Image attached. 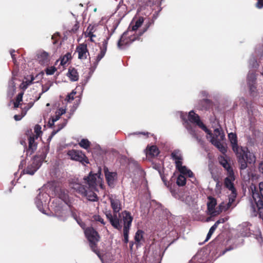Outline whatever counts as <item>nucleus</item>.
Listing matches in <instances>:
<instances>
[{
    "label": "nucleus",
    "instance_id": "nucleus-1",
    "mask_svg": "<svg viewBox=\"0 0 263 263\" xmlns=\"http://www.w3.org/2000/svg\"><path fill=\"white\" fill-rule=\"evenodd\" d=\"M101 171L98 173L93 174L90 172L88 176L83 178L84 183L83 184L77 182H72L70 183V187L73 189L77 193L83 197H87V199L91 201L98 200V196L94 192L97 191V178H99Z\"/></svg>",
    "mask_w": 263,
    "mask_h": 263
},
{
    "label": "nucleus",
    "instance_id": "nucleus-2",
    "mask_svg": "<svg viewBox=\"0 0 263 263\" xmlns=\"http://www.w3.org/2000/svg\"><path fill=\"white\" fill-rule=\"evenodd\" d=\"M252 198L254 204L252 202L251 210L252 215H258L263 220V182L259 183V190H252Z\"/></svg>",
    "mask_w": 263,
    "mask_h": 263
},
{
    "label": "nucleus",
    "instance_id": "nucleus-3",
    "mask_svg": "<svg viewBox=\"0 0 263 263\" xmlns=\"http://www.w3.org/2000/svg\"><path fill=\"white\" fill-rule=\"evenodd\" d=\"M234 153L241 170L246 169L249 164H254L256 161L255 156L247 147L240 146Z\"/></svg>",
    "mask_w": 263,
    "mask_h": 263
},
{
    "label": "nucleus",
    "instance_id": "nucleus-4",
    "mask_svg": "<svg viewBox=\"0 0 263 263\" xmlns=\"http://www.w3.org/2000/svg\"><path fill=\"white\" fill-rule=\"evenodd\" d=\"M110 201L114 214L112 215L109 212L106 214V217L115 229L120 231L122 228L120 224L121 220L120 219V213H118L121 209L120 201L116 198H110Z\"/></svg>",
    "mask_w": 263,
    "mask_h": 263
},
{
    "label": "nucleus",
    "instance_id": "nucleus-5",
    "mask_svg": "<svg viewBox=\"0 0 263 263\" xmlns=\"http://www.w3.org/2000/svg\"><path fill=\"white\" fill-rule=\"evenodd\" d=\"M211 138V143L216 147L219 151L223 154H225L227 152V147L222 141L225 139L224 133L219 129L216 128L214 130L213 134L211 131V133L208 134Z\"/></svg>",
    "mask_w": 263,
    "mask_h": 263
},
{
    "label": "nucleus",
    "instance_id": "nucleus-6",
    "mask_svg": "<svg viewBox=\"0 0 263 263\" xmlns=\"http://www.w3.org/2000/svg\"><path fill=\"white\" fill-rule=\"evenodd\" d=\"M85 234L92 251L99 256V251L97 248V243L99 241L100 236L98 232L93 228L88 227L85 230Z\"/></svg>",
    "mask_w": 263,
    "mask_h": 263
},
{
    "label": "nucleus",
    "instance_id": "nucleus-7",
    "mask_svg": "<svg viewBox=\"0 0 263 263\" xmlns=\"http://www.w3.org/2000/svg\"><path fill=\"white\" fill-rule=\"evenodd\" d=\"M130 31H128L127 29V30L122 34L117 43L118 48H121L123 45H129L135 41L140 39L141 35H139V33L138 34H134L129 35V32Z\"/></svg>",
    "mask_w": 263,
    "mask_h": 263
},
{
    "label": "nucleus",
    "instance_id": "nucleus-8",
    "mask_svg": "<svg viewBox=\"0 0 263 263\" xmlns=\"http://www.w3.org/2000/svg\"><path fill=\"white\" fill-rule=\"evenodd\" d=\"M67 155L71 160L79 161L82 164L85 165V164L89 163L88 158L81 151L76 149L69 150L67 153Z\"/></svg>",
    "mask_w": 263,
    "mask_h": 263
},
{
    "label": "nucleus",
    "instance_id": "nucleus-9",
    "mask_svg": "<svg viewBox=\"0 0 263 263\" xmlns=\"http://www.w3.org/2000/svg\"><path fill=\"white\" fill-rule=\"evenodd\" d=\"M209 202L207 203L208 210L211 215L216 216L221 213L223 209V202L220 203L218 207L215 209L217 204L216 199L212 196L208 197Z\"/></svg>",
    "mask_w": 263,
    "mask_h": 263
},
{
    "label": "nucleus",
    "instance_id": "nucleus-10",
    "mask_svg": "<svg viewBox=\"0 0 263 263\" xmlns=\"http://www.w3.org/2000/svg\"><path fill=\"white\" fill-rule=\"evenodd\" d=\"M188 119L189 121L192 123H195L202 130H203L207 134L211 133V130L209 129L201 121L198 115L196 114L194 110L189 112L188 115Z\"/></svg>",
    "mask_w": 263,
    "mask_h": 263
},
{
    "label": "nucleus",
    "instance_id": "nucleus-11",
    "mask_svg": "<svg viewBox=\"0 0 263 263\" xmlns=\"http://www.w3.org/2000/svg\"><path fill=\"white\" fill-rule=\"evenodd\" d=\"M172 158L175 160L176 167L181 174L184 175L188 170L185 166H182L181 161L182 158L179 152L174 151L171 154Z\"/></svg>",
    "mask_w": 263,
    "mask_h": 263
},
{
    "label": "nucleus",
    "instance_id": "nucleus-12",
    "mask_svg": "<svg viewBox=\"0 0 263 263\" xmlns=\"http://www.w3.org/2000/svg\"><path fill=\"white\" fill-rule=\"evenodd\" d=\"M120 219L121 220L120 224L122 226L121 223H123V229L126 228L127 230H130L133 220L131 213L129 211H124L120 214Z\"/></svg>",
    "mask_w": 263,
    "mask_h": 263
},
{
    "label": "nucleus",
    "instance_id": "nucleus-13",
    "mask_svg": "<svg viewBox=\"0 0 263 263\" xmlns=\"http://www.w3.org/2000/svg\"><path fill=\"white\" fill-rule=\"evenodd\" d=\"M228 177L224 179V184L226 188L232 192L233 194L236 195V190L234 187L233 181L235 180L234 173L231 171V173H227Z\"/></svg>",
    "mask_w": 263,
    "mask_h": 263
},
{
    "label": "nucleus",
    "instance_id": "nucleus-14",
    "mask_svg": "<svg viewBox=\"0 0 263 263\" xmlns=\"http://www.w3.org/2000/svg\"><path fill=\"white\" fill-rule=\"evenodd\" d=\"M34 135L30 136L28 138V147H27L25 141L21 142V144H25V149H26V155L31 156L37 149V144L35 142Z\"/></svg>",
    "mask_w": 263,
    "mask_h": 263
},
{
    "label": "nucleus",
    "instance_id": "nucleus-15",
    "mask_svg": "<svg viewBox=\"0 0 263 263\" xmlns=\"http://www.w3.org/2000/svg\"><path fill=\"white\" fill-rule=\"evenodd\" d=\"M104 172L108 185L110 187H114L115 181L117 178V173L116 172H109L108 168L106 166L104 167Z\"/></svg>",
    "mask_w": 263,
    "mask_h": 263
},
{
    "label": "nucleus",
    "instance_id": "nucleus-16",
    "mask_svg": "<svg viewBox=\"0 0 263 263\" xmlns=\"http://www.w3.org/2000/svg\"><path fill=\"white\" fill-rule=\"evenodd\" d=\"M76 52L78 53V58L80 60H85L89 53L86 44H80L76 48Z\"/></svg>",
    "mask_w": 263,
    "mask_h": 263
},
{
    "label": "nucleus",
    "instance_id": "nucleus-17",
    "mask_svg": "<svg viewBox=\"0 0 263 263\" xmlns=\"http://www.w3.org/2000/svg\"><path fill=\"white\" fill-rule=\"evenodd\" d=\"M109 40V37H107L106 39H104L102 42V45L100 47V51L97 56L95 62V64L96 66L106 54Z\"/></svg>",
    "mask_w": 263,
    "mask_h": 263
},
{
    "label": "nucleus",
    "instance_id": "nucleus-18",
    "mask_svg": "<svg viewBox=\"0 0 263 263\" xmlns=\"http://www.w3.org/2000/svg\"><path fill=\"white\" fill-rule=\"evenodd\" d=\"M36 160L33 159L32 163L28 164L27 167L24 170V173L30 175H33L35 173L41 166V162H37Z\"/></svg>",
    "mask_w": 263,
    "mask_h": 263
},
{
    "label": "nucleus",
    "instance_id": "nucleus-19",
    "mask_svg": "<svg viewBox=\"0 0 263 263\" xmlns=\"http://www.w3.org/2000/svg\"><path fill=\"white\" fill-rule=\"evenodd\" d=\"M37 60L39 63L42 65H47L50 62L49 53L45 51H42L37 54Z\"/></svg>",
    "mask_w": 263,
    "mask_h": 263
},
{
    "label": "nucleus",
    "instance_id": "nucleus-20",
    "mask_svg": "<svg viewBox=\"0 0 263 263\" xmlns=\"http://www.w3.org/2000/svg\"><path fill=\"white\" fill-rule=\"evenodd\" d=\"M213 107V102L209 99H202L199 101L197 106V109L201 110H208Z\"/></svg>",
    "mask_w": 263,
    "mask_h": 263
},
{
    "label": "nucleus",
    "instance_id": "nucleus-21",
    "mask_svg": "<svg viewBox=\"0 0 263 263\" xmlns=\"http://www.w3.org/2000/svg\"><path fill=\"white\" fill-rule=\"evenodd\" d=\"M256 74L254 72H249L247 77V83L251 91H254L256 89Z\"/></svg>",
    "mask_w": 263,
    "mask_h": 263
},
{
    "label": "nucleus",
    "instance_id": "nucleus-22",
    "mask_svg": "<svg viewBox=\"0 0 263 263\" xmlns=\"http://www.w3.org/2000/svg\"><path fill=\"white\" fill-rule=\"evenodd\" d=\"M144 21V17L140 16L135 22L132 21L128 27V31L137 30L143 23Z\"/></svg>",
    "mask_w": 263,
    "mask_h": 263
},
{
    "label": "nucleus",
    "instance_id": "nucleus-23",
    "mask_svg": "<svg viewBox=\"0 0 263 263\" xmlns=\"http://www.w3.org/2000/svg\"><path fill=\"white\" fill-rule=\"evenodd\" d=\"M137 4L139 6V11L142 10V8L146 7H152L156 5L158 0H137Z\"/></svg>",
    "mask_w": 263,
    "mask_h": 263
},
{
    "label": "nucleus",
    "instance_id": "nucleus-24",
    "mask_svg": "<svg viewBox=\"0 0 263 263\" xmlns=\"http://www.w3.org/2000/svg\"><path fill=\"white\" fill-rule=\"evenodd\" d=\"M228 137L231 142L232 149L234 152H235L240 147V146L238 145L237 135L235 133H231L229 134Z\"/></svg>",
    "mask_w": 263,
    "mask_h": 263
},
{
    "label": "nucleus",
    "instance_id": "nucleus-25",
    "mask_svg": "<svg viewBox=\"0 0 263 263\" xmlns=\"http://www.w3.org/2000/svg\"><path fill=\"white\" fill-rule=\"evenodd\" d=\"M97 26L96 25H92L90 24L85 32V35L86 37H89L90 41L91 42H93L92 38L93 37H96V35H95L93 33L96 32L97 30Z\"/></svg>",
    "mask_w": 263,
    "mask_h": 263
},
{
    "label": "nucleus",
    "instance_id": "nucleus-26",
    "mask_svg": "<svg viewBox=\"0 0 263 263\" xmlns=\"http://www.w3.org/2000/svg\"><path fill=\"white\" fill-rule=\"evenodd\" d=\"M160 152L158 148L156 145H152L147 147L146 148V155L149 157H155L157 156Z\"/></svg>",
    "mask_w": 263,
    "mask_h": 263
},
{
    "label": "nucleus",
    "instance_id": "nucleus-27",
    "mask_svg": "<svg viewBox=\"0 0 263 263\" xmlns=\"http://www.w3.org/2000/svg\"><path fill=\"white\" fill-rule=\"evenodd\" d=\"M65 112V109L63 108H60L56 111L55 115L52 117L51 122L49 121L48 123L49 127H52L54 125V123L57 121L60 118L61 116L64 114Z\"/></svg>",
    "mask_w": 263,
    "mask_h": 263
},
{
    "label": "nucleus",
    "instance_id": "nucleus-28",
    "mask_svg": "<svg viewBox=\"0 0 263 263\" xmlns=\"http://www.w3.org/2000/svg\"><path fill=\"white\" fill-rule=\"evenodd\" d=\"M67 75L71 81H77L79 80L78 72L74 68L70 67Z\"/></svg>",
    "mask_w": 263,
    "mask_h": 263
},
{
    "label": "nucleus",
    "instance_id": "nucleus-29",
    "mask_svg": "<svg viewBox=\"0 0 263 263\" xmlns=\"http://www.w3.org/2000/svg\"><path fill=\"white\" fill-rule=\"evenodd\" d=\"M220 163L227 171V173H230L231 171H233L232 167L224 157L222 158L220 161Z\"/></svg>",
    "mask_w": 263,
    "mask_h": 263
},
{
    "label": "nucleus",
    "instance_id": "nucleus-30",
    "mask_svg": "<svg viewBox=\"0 0 263 263\" xmlns=\"http://www.w3.org/2000/svg\"><path fill=\"white\" fill-rule=\"evenodd\" d=\"M44 194H39L35 199V203L37 208L40 211L42 212L43 213H44L43 211V204L42 201H41V196H43Z\"/></svg>",
    "mask_w": 263,
    "mask_h": 263
},
{
    "label": "nucleus",
    "instance_id": "nucleus-31",
    "mask_svg": "<svg viewBox=\"0 0 263 263\" xmlns=\"http://www.w3.org/2000/svg\"><path fill=\"white\" fill-rule=\"evenodd\" d=\"M144 232L141 230H138L135 235V240L137 245H139L140 241L143 240Z\"/></svg>",
    "mask_w": 263,
    "mask_h": 263
},
{
    "label": "nucleus",
    "instance_id": "nucleus-32",
    "mask_svg": "<svg viewBox=\"0 0 263 263\" xmlns=\"http://www.w3.org/2000/svg\"><path fill=\"white\" fill-rule=\"evenodd\" d=\"M47 152L46 151L43 152L40 155H36L33 157V159H36L37 162H41V165L43 162L45 161L46 157Z\"/></svg>",
    "mask_w": 263,
    "mask_h": 263
},
{
    "label": "nucleus",
    "instance_id": "nucleus-33",
    "mask_svg": "<svg viewBox=\"0 0 263 263\" xmlns=\"http://www.w3.org/2000/svg\"><path fill=\"white\" fill-rule=\"evenodd\" d=\"M186 181V180L184 176L180 174L177 178L176 183L179 186H183L185 185Z\"/></svg>",
    "mask_w": 263,
    "mask_h": 263
},
{
    "label": "nucleus",
    "instance_id": "nucleus-34",
    "mask_svg": "<svg viewBox=\"0 0 263 263\" xmlns=\"http://www.w3.org/2000/svg\"><path fill=\"white\" fill-rule=\"evenodd\" d=\"M153 23V21L152 20L148 19V21L145 22L144 27L139 32V35L141 36L145 32H146L147 31V30L148 29V28L150 27V26H151Z\"/></svg>",
    "mask_w": 263,
    "mask_h": 263
},
{
    "label": "nucleus",
    "instance_id": "nucleus-35",
    "mask_svg": "<svg viewBox=\"0 0 263 263\" xmlns=\"http://www.w3.org/2000/svg\"><path fill=\"white\" fill-rule=\"evenodd\" d=\"M71 59V53L70 52H67L65 55H64L63 58L61 60V65H65L68 61Z\"/></svg>",
    "mask_w": 263,
    "mask_h": 263
},
{
    "label": "nucleus",
    "instance_id": "nucleus-36",
    "mask_svg": "<svg viewBox=\"0 0 263 263\" xmlns=\"http://www.w3.org/2000/svg\"><path fill=\"white\" fill-rule=\"evenodd\" d=\"M90 142L87 139H82L79 142V145L85 149H87L89 147Z\"/></svg>",
    "mask_w": 263,
    "mask_h": 263
},
{
    "label": "nucleus",
    "instance_id": "nucleus-37",
    "mask_svg": "<svg viewBox=\"0 0 263 263\" xmlns=\"http://www.w3.org/2000/svg\"><path fill=\"white\" fill-rule=\"evenodd\" d=\"M91 220L93 221L100 222L102 224H105L104 219L99 215H95L91 218Z\"/></svg>",
    "mask_w": 263,
    "mask_h": 263
},
{
    "label": "nucleus",
    "instance_id": "nucleus-38",
    "mask_svg": "<svg viewBox=\"0 0 263 263\" xmlns=\"http://www.w3.org/2000/svg\"><path fill=\"white\" fill-rule=\"evenodd\" d=\"M216 229L217 228L216 227V225H213V226H212V227L210 229V230L206 235L205 241H208L211 237V236L212 235V234H213V233L214 232Z\"/></svg>",
    "mask_w": 263,
    "mask_h": 263
},
{
    "label": "nucleus",
    "instance_id": "nucleus-39",
    "mask_svg": "<svg viewBox=\"0 0 263 263\" xmlns=\"http://www.w3.org/2000/svg\"><path fill=\"white\" fill-rule=\"evenodd\" d=\"M55 71H57V68L54 66L47 67L45 69L46 73L47 75H52L55 72Z\"/></svg>",
    "mask_w": 263,
    "mask_h": 263
},
{
    "label": "nucleus",
    "instance_id": "nucleus-40",
    "mask_svg": "<svg viewBox=\"0 0 263 263\" xmlns=\"http://www.w3.org/2000/svg\"><path fill=\"white\" fill-rule=\"evenodd\" d=\"M123 241L125 243H127L128 242V234L129 230H127L126 228L123 229Z\"/></svg>",
    "mask_w": 263,
    "mask_h": 263
},
{
    "label": "nucleus",
    "instance_id": "nucleus-41",
    "mask_svg": "<svg viewBox=\"0 0 263 263\" xmlns=\"http://www.w3.org/2000/svg\"><path fill=\"white\" fill-rule=\"evenodd\" d=\"M34 130V132L36 134V135L34 136L35 138L36 139H37V138L39 136L40 134L42 133L41 127L40 126V125L37 124V125H36L35 126Z\"/></svg>",
    "mask_w": 263,
    "mask_h": 263
},
{
    "label": "nucleus",
    "instance_id": "nucleus-42",
    "mask_svg": "<svg viewBox=\"0 0 263 263\" xmlns=\"http://www.w3.org/2000/svg\"><path fill=\"white\" fill-rule=\"evenodd\" d=\"M79 23L78 21L75 22V24L70 30V32L75 33L77 32L79 28Z\"/></svg>",
    "mask_w": 263,
    "mask_h": 263
},
{
    "label": "nucleus",
    "instance_id": "nucleus-43",
    "mask_svg": "<svg viewBox=\"0 0 263 263\" xmlns=\"http://www.w3.org/2000/svg\"><path fill=\"white\" fill-rule=\"evenodd\" d=\"M234 201V199H232L231 200V199H229V201L228 203L225 204L223 203V211H227L231 206L232 202Z\"/></svg>",
    "mask_w": 263,
    "mask_h": 263
},
{
    "label": "nucleus",
    "instance_id": "nucleus-44",
    "mask_svg": "<svg viewBox=\"0 0 263 263\" xmlns=\"http://www.w3.org/2000/svg\"><path fill=\"white\" fill-rule=\"evenodd\" d=\"M66 122L63 123H62L61 124H59L58 125V128L56 130H54L52 132V135H54L56 133H57L59 131H60L61 129H62L66 125Z\"/></svg>",
    "mask_w": 263,
    "mask_h": 263
},
{
    "label": "nucleus",
    "instance_id": "nucleus-45",
    "mask_svg": "<svg viewBox=\"0 0 263 263\" xmlns=\"http://www.w3.org/2000/svg\"><path fill=\"white\" fill-rule=\"evenodd\" d=\"M33 80L34 78L32 77L30 81H26L25 82H23V84H24V86H23V88L24 89H26L28 86L30 85Z\"/></svg>",
    "mask_w": 263,
    "mask_h": 263
},
{
    "label": "nucleus",
    "instance_id": "nucleus-46",
    "mask_svg": "<svg viewBox=\"0 0 263 263\" xmlns=\"http://www.w3.org/2000/svg\"><path fill=\"white\" fill-rule=\"evenodd\" d=\"M76 92L74 91H72L70 94H68L67 96L66 99L69 101L74 100V96L76 95Z\"/></svg>",
    "mask_w": 263,
    "mask_h": 263
},
{
    "label": "nucleus",
    "instance_id": "nucleus-47",
    "mask_svg": "<svg viewBox=\"0 0 263 263\" xmlns=\"http://www.w3.org/2000/svg\"><path fill=\"white\" fill-rule=\"evenodd\" d=\"M23 92L19 93L16 96L15 101H17V102L21 103V102H22L23 100Z\"/></svg>",
    "mask_w": 263,
    "mask_h": 263
},
{
    "label": "nucleus",
    "instance_id": "nucleus-48",
    "mask_svg": "<svg viewBox=\"0 0 263 263\" xmlns=\"http://www.w3.org/2000/svg\"><path fill=\"white\" fill-rule=\"evenodd\" d=\"M226 220L227 219H225L224 218H220L217 221H216L214 225H216V227L217 228L219 224L224 223Z\"/></svg>",
    "mask_w": 263,
    "mask_h": 263
},
{
    "label": "nucleus",
    "instance_id": "nucleus-49",
    "mask_svg": "<svg viewBox=\"0 0 263 263\" xmlns=\"http://www.w3.org/2000/svg\"><path fill=\"white\" fill-rule=\"evenodd\" d=\"M77 221L78 224L83 229H85L86 224L83 221H82V220H81L80 219H77Z\"/></svg>",
    "mask_w": 263,
    "mask_h": 263
},
{
    "label": "nucleus",
    "instance_id": "nucleus-50",
    "mask_svg": "<svg viewBox=\"0 0 263 263\" xmlns=\"http://www.w3.org/2000/svg\"><path fill=\"white\" fill-rule=\"evenodd\" d=\"M49 89V87H45L44 86H42V92L40 94L39 97L36 99V101L39 100L41 96L44 92H46Z\"/></svg>",
    "mask_w": 263,
    "mask_h": 263
},
{
    "label": "nucleus",
    "instance_id": "nucleus-51",
    "mask_svg": "<svg viewBox=\"0 0 263 263\" xmlns=\"http://www.w3.org/2000/svg\"><path fill=\"white\" fill-rule=\"evenodd\" d=\"M256 6L259 9L262 8L263 7V0H258Z\"/></svg>",
    "mask_w": 263,
    "mask_h": 263
},
{
    "label": "nucleus",
    "instance_id": "nucleus-52",
    "mask_svg": "<svg viewBox=\"0 0 263 263\" xmlns=\"http://www.w3.org/2000/svg\"><path fill=\"white\" fill-rule=\"evenodd\" d=\"M185 175L187 176L190 178L194 177V175L193 173L190 170H189L188 171H187V172L185 174Z\"/></svg>",
    "mask_w": 263,
    "mask_h": 263
},
{
    "label": "nucleus",
    "instance_id": "nucleus-53",
    "mask_svg": "<svg viewBox=\"0 0 263 263\" xmlns=\"http://www.w3.org/2000/svg\"><path fill=\"white\" fill-rule=\"evenodd\" d=\"M24 115H16L14 116V119L15 121H20L22 119V118L24 117Z\"/></svg>",
    "mask_w": 263,
    "mask_h": 263
},
{
    "label": "nucleus",
    "instance_id": "nucleus-54",
    "mask_svg": "<svg viewBox=\"0 0 263 263\" xmlns=\"http://www.w3.org/2000/svg\"><path fill=\"white\" fill-rule=\"evenodd\" d=\"M191 134L192 136L193 137H194L195 139H196L197 141H199L200 139L198 137V136L197 135L195 131L192 130L191 132Z\"/></svg>",
    "mask_w": 263,
    "mask_h": 263
},
{
    "label": "nucleus",
    "instance_id": "nucleus-55",
    "mask_svg": "<svg viewBox=\"0 0 263 263\" xmlns=\"http://www.w3.org/2000/svg\"><path fill=\"white\" fill-rule=\"evenodd\" d=\"M33 103L32 102H30L26 106H25L24 109L26 110V111H27L33 105Z\"/></svg>",
    "mask_w": 263,
    "mask_h": 263
},
{
    "label": "nucleus",
    "instance_id": "nucleus-56",
    "mask_svg": "<svg viewBox=\"0 0 263 263\" xmlns=\"http://www.w3.org/2000/svg\"><path fill=\"white\" fill-rule=\"evenodd\" d=\"M14 52H15V51L14 50H11L10 51V54H11V57H12V58L13 59V61L14 63H15L16 61V58H15V55L14 54Z\"/></svg>",
    "mask_w": 263,
    "mask_h": 263
},
{
    "label": "nucleus",
    "instance_id": "nucleus-57",
    "mask_svg": "<svg viewBox=\"0 0 263 263\" xmlns=\"http://www.w3.org/2000/svg\"><path fill=\"white\" fill-rule=\"evenodd\" d=\"M258 170L260 173H261L263 174V161H261L258 166Z\"/></svg>",
    "mask_w": 263,
    "mask_h": 263
},
{
    "label": "nucleus",
    "instance_id": "nucleus-58",
    "mask_svg": "<svg viewBox=\"0 0 263 263\" xmlns=\"http://www.w3.org/2000/svg\"><path fill=\"white\" fill-rule=\"evenodd\" d=\"M20 102H17L15 101V102L14 103V108H18L20 106Z\"/></svg>",
    "mask_w": 263,
    "mask_h": 263
},
{
    "label": "nucleus",
    "instance_id": "nucleus-59",
    "mask_svg": "<svg viewBox=\"0 0 263 263\" xmlns=\"http://www.w3.org/2000/svg\"><path fill=\"white\" fill-rule=\"evenodd\" d=\"M54 37H55L54 35H52V39L53 40V44H57V40H54Z\"/></svg>",
    "mask_w": 263,
    "mask_h": 263
},
{
    "label": "nucleus",
    "instance_id": "nucleus-60",
    "mask_svg": "<svg viewBox=\"0 0 263 263\" xmlns=\"http://www.w3.org/2000/svg\"><path fill=\"white\" fill-rule=\"evenodd\" d=\"M133 245H134V243H133V242H131L130 243V249L131 250H132V249H133Z\"/></svg>",
    "mask_w": 263,
    "mask_h": 263
},
{
    "label": "nucleus",
    "instance_id": "nucleus-61",
    "mask_svg": "<svg viewBox=\"0 0 263 263\" xmlns=\"http://www.w3.org/2000/svg\"><path fill=\"white\" fill-rule=\"evenodd\" d=\"M67 195H66V194H64V195H63V200H64L65 199H66L67 198Z\"/></svg>",
    "mask_w": 263,
    "mask_h": 263
},
{
    "label": "nucleus",
    "instance_id": "nucleus-62",
    "mask_svg": "<svg viewBox=\"0 0 263 263\" xmlns=\"http://www.w3.org/2000/svg\"><path fill=\"white\" fill-rule=\"evenodd\" d=\"M140 134H143L144 135H147V136H148V135L149 134V133L148 132H147V133H141Z\"/></svg>",
    "mask_w": 263,
    "mask_h": 263
}]
</instances>
